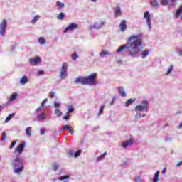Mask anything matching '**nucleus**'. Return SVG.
Returning a JSON list of instances; mask_svg holds the SVG:
<instances>
[{"label": "nucleus", "instance_id": "obj_47", "mask_svg": "<svg viewBox=\"0 0 182 182\" xmlns=\"http://www.w3.org/2000/svg\"><path fill=\"white\" fill-rule=\"evenodd\" d=\"M48 102V98H46L42 102H41V107H43L45 106V103Z\"/></svg>", "mask_w": 182, "mask_h": 182}, {"label": "nucleus", "instance_id": "obj_40", "mask_svg": "<svg viewBox=\"0 0 182 182\" xmlns=\"http://www.w3.org/2000/svg\"><path fill=\"white\" fill-rule=\"evenodd\" d=\"M68 154L70 157H73V156H75V152L73 150H70L68 151Z\"/></svg>", "mask_w": 182, "mask_h": 182}, {"label": "nucleus", "instance_id": "obj_16", "mask_svg": "<svg viewBox=\"0 0 182 182\" xmlns=\"http://www.w3.org/2000/svg\"><path fill=\"white\" fill-rule=\"evenodd\" d=\"M17 97H18V93L16 92L13 93L10 97V98L9 99L8 103H9V102H14V100L17 99Z\"/></svg>", "mask_w": 182, "mask_h": 182}, {"label": "nucleus", "instance_id": "obj_41", "mask_svg": "<svg viewBox=\"0 0 182 182\" xmlns=\"http://www.w3.org/2000/svg\"><path fill=\"white\" fill-rule=\"evenodd\" d=\"M104 109H105V106L104 105L100 107V111H99V112L97 114V116H100L102 114V112H103Z\"/></svg>", "mask_w": 182, "mask_h": 182}, {"label": "nucleus", "instance_id": "obj_1", "mask_svg": "<svg viewBox=\"0 0 182 182\" xmlns=\"http://www.w3.org/2000/svg\"><path fill=\"white\" fill-rule=\"evenodd\" d=\"M139 38H140L139 35L129 37L127 43L120 46L119 49L117 50V53L124 51L126 55L131 58H139V53L143 49V41Z\"/></svg>", "mask_w": 182, "mask_h": 182}, {"label": "nucleus", "instance_id": "obj_45", "mask_svg": "<svg viewBox=\"0 0 182 182\" xmlns=\"http://www.w3.org/2000/svg\"><path fill=\"white\" fill-rule=\"evenodd\" d=\"M171 70H173V65H171L168 68V70L166 72V75H170V73H171Z\"/></svg>", "mask_w": 182, "mask_h": 182}, {"label": "nucleus", "instance_id": "obj_28", "mask_svg": "<svg viewBox=\"0 0 182 182\" xmlns=\"http://www.w3.org/2000/svg\"><path fill=\"white\" fill-rule=\"evenodd\" d=\"M31 129L32 128H31V127L26 129V133L27 136H32V133H31Z\"/></svg>", "mask_w": 182, "mask_h": 182}, {"label": "nucleus", "instance_id": "obj_42", "mask_svg": "<svg viewBox=\"0 0 182 182\" xmlns=\"http://www.w3.org/2000/svg\"><path fill=\"white\" fill-rule=\"evenodd\" d=\"M69 129H70V125H64L62 129H60V131L62 130H69Z\"/></svg>", "mask_w": 182, "mask_h": 182}, {"label": "nucleus", "instance_id": "obj_35", "mask_svg": "<svg viewBox=\"0 0 182 182\" xmlns=\"http://www.w3.org/2000/svg\"><path fill=\"white\" fill-rule=\"evenodd\" d=\"M52 167H53L52 169L53 170V171H56L58 168H59V165H58L57 164H53Z\"/></svg>", "mask_w": 182, "mask_h": 182}, {"label": "nucleus", "instance_id": "obj_17", "mask_svg": "<svg viewBox=\"0 0 182 182\" xmlns=\"http://www.w3.org/2000/svg\"><path fill=\"white\" fill-rule=\"evenodd\" d=\"M160 174V171H157L155 174H154V176L153 178V182H159V175Z\"/></svg>", "mask_w": 182, "mask_h": 182}, {"label": "nucleus", "instance_id": "obj_22", "mask_svg": "<svg viewBox=\"0 0 182 182\" xmlns=\"http://www.w3.org/2000/svg\"><path fill=\"white\" fill-rule=\"evenodd\" d=\"M182 13V4L180 6V7L176 10V12L175 14V18H178L180 16V14Z\"/></svg>", "mask_w": 182, "mask_h": 182}, {"label": "nucleus", "instance_id": "obj_9", "mask_svg": "<svg viewBox=\"0 0 182 182\" xmlns=\"http://www.w3.org/2000/svg\"><path fill=\"white\" fill-rule=\"evenodd\" d=\"M77 28H79L78 24L71 23L65 28L63 33H65V32H68V31H75V29H77Z\"/></svg>", "mask_w": 182, "mask_h": 182}, {"label": "nucleus", "instance_id": "obj_30", "mask_svg": "<svg viewBox=\"0 0 182 182\" xmlns=\"http://www.w3.org/2000/svg\"><path fill=\"white\" fill-rule=\"evenodd\" d=\"M107 154V152H105L104 154H101L100 156L97 158V161H100V160H102V159H105V156Z\"/></svg>", "mask_w": 182, "mask_h": 182}, {"label": "nucleus", "instance_id": "obj_55", "mask_svg": "<svg viewBox=\"0 0 182 182\" xmlns=\"http://www.w3.org/2000/svg\"><path fill=\"white\" fill-rule=\"evenodd\" d=\"M182 164V161H179L177 164H176V167H179L180 166H181Z\"/></svg>", "mask_w": 182, "mask_h": 182}, {"label": "nucleus", "instance_id": "obj_31", "mask_svg": "<svg viewBox=\"0 0 182 182\" xmlns=\"http://www.w3.org/2000/svg\"><path fill=\"white\" fill-rule=\"evenodd\" d=\"M81 154H82V150H78L75 152L74 157H75V159H77V157H79V156H80Z\"/></svg>", "mask_w": 182, "mask_h": 182}, {"label": "nucleus", "instance_id": "obj_19", "mask_svg": "<svg viewBox=\"0 0 182 182\" xmlns=\"http://www.w3.org/2000/svg\"><path fill=\"white\" fill-rule=\"evenodd\" d=\"M134 102H136V99L130 98L125 102V107H129Z\"/></svg>", "mask_w": 182, "mask_h": 182}, {"label": "nucleus", "instance_id": "obj_10", "mask_svg": "<svg viewBox=\"0 0 182 182\" xmlns=\"http://www.w3.org/2000/svg\"><path fill=\"white\" fill-rule=\"evenodd\" d=\"M26 142L19 144V145L16 148L14 153H18V154H22L23 150H25Z\"/></svg>", "mask_w": 182, "mask_h": 182}, {"label": "nucleus", "instance_id": "obj_56", "mask_svg": "<svg viewBox=\"0 0 182 182\" xmlns=\"http://www.w3.org/2000/svg\"><path fill=\"white\" fill-rule=\"evenodd\" d=\"M122 60H118L117 61V63L118 64V65H122Z\"/></svg>", "mask_w": 182, "mask_h": 182}, {"label": "nucleus", "instance_id": "obj_44", "mask_svg": "<svg viewBox=\"0 0 182 182\" xmlns=\"http://www.w3.org/2000/svg\"><path fill=\"white\" fill-rule=\"evenodd\" d=\"M38 19H39V16H36L31 21V23H34L35 22H36V21H38Z\"/></svg>", "mask_w": 182, "mask_h": 182}, {"label": "nucleus", "instance_id": "obj_58", "mask_svg": "<svg viewBox=\"0 0 182 182\" xmlns=\"http://www.w3.org/2000/svg\"><path fill=\"white\" fill-rule=\"evenodd\" d=\"M38 75H43V70H40L38 73Z\"/></svg>", "mask_w": 182, "mask_h": 182}, {"label": "nucleus", "instance_id": "obj_27", "mask_svg": "<svg viewBox=\"0 0 182 182\" xmlns=\"http://www.w3.org/2000/svg\"><path fill=\"white\" fill-rule=\"evenodd\" d=\"M58 21H63L65 19V14L60 13L58 16H57Z\"/></svg>", "mask_w": 182, "mask_h": 182}, {"label": "nucleus", "instance_id": "obj_51", "mask_svg": "<svg viewBox=\"0 0 182 182\" xmlns=\"http://www.w3.org/2000/svg\"><path fill=\"white\" fill-rule=\"evenodd\" d=\"M166 141H171V137L170 136H165Z\"/></svg>", "mask_w": 182, "mask_h": 182}, {"label": "nucleus", "instance_id": "obj_26", "mask_svg": "<svg viewBox=\"0 0 182 182\" xmlns=\"http://www.w3.org/2000/svg\"><path fill=\"white\" fill-rule=\"evenodd\" d=\"M13 117H15V113H12L11 114H9L5 119V123H8V122H9V120H11V119H12Z\"/></svg>", "mask_w": 182, "mask_h": 182}, {"label": "nucleus", "instance_id": "obj_37", "mask_svg": "<svg viewBox=\"0 0 182 182\" xmlns=\"http://www.w3.org/2000/svg\"><path fill=\"white\" fill-rule=\"evenodd\" d=\"M16 143H18V140L14 141L11 144V146L9 147L10 149H14V147H15V146L16 145Z\"/></svg>", "mask_w": 182, "mask_h": 182}, {"label": "nucleus", "instance_id": "obj_33", "mask_svg": "<svg viewBox=\"0 0 182 182\" xmlns=\"http://www.w3.org/2000/svg\"><path fill=\"white\" fill-rule=\"evenodd\" d=\"M38 42H39V43L41 44V45H45V43H46V41L44 40V38H42V37H40L39 38H38Z\"/></svg>", "mask_w": 182, "mask_h": 182}, {"label": "nucleus", "instance_id": "obj_63", "mask_svg": "<svg viewBox=\"0 0 182 182\" xmlns=\"http://www.w3.org/2000/svg\"><path fill=\"white\" fill-rule=\"evenodd\" d=\"M168 126H169L168 124H166L164 127H168Z\"/></svg>", "mask_w": 182, "mask_h": 182}, {"label": "nucleus", "instance_id": "obj_20", "mask_svg": "<svg viewBox=\"0 0 182 182\" xmlns=\"http://www.w3.org/2000/svg\"><path fill=\"white\" fill-rule=\"evenodd\" d=\"M122 15V10L120 9V7H116L115 8V18H117L118 16H120Z\"/></svg>", "mask_w": 182, "mask_h": 182}, {"label": "nucleus", "instance_id": "obj_2", "mask_svg": "<svg viewBox=\"0 0 182 182\" xmlns=\"http://www.w3.org/2000/svg\"><path fill=\"white\" fill-rule=\"evenodd\" d=\"M97 78V74L94 73L90 75L87 77L82 76L77 77L74 80V83H80V85H82V86L86 85H88L89 86H96V85H97V81H96Z\"/></svg>", "mask_w": 182, "mask_h": 182}, {"label": "nucleus", "instance_id": "obj_46", "mask_svg": "<svg viewBox=\"0 0 182 182\" xmlns=\"http://www.w3.org/2000/svg\"><path fill=\"white\" fill-rule=\"evenodd\" d=\"M54 107H55V109H59V108L60 107V103H59V102H55V103L54 104Z\"/></svg>", "mask_w": 182, "mask_h": 182}, {"label": "nucleus", "instance_id": "obj_23", "mask_svg": "<svg viewBox=\"0 0 182 182\" xmlns=\"http://www.w3.org/2000/svg\"><path fill=\"white\" fill-rule=\"evenodd\" d=\"M103 25H105V22L101 21L100 24L98 25L97 23L93 25L92 26V28H94V29H100V28H102L103 26Z\"/></svg>", "mask_w": 182, "mask_h": 182}, {"label": "nucleus", "instance_id": "obj_50", "mask_svg": "<svg viewBox=\"0 0 182 182\" xmlns=\"http://www.w3.org/2000/svg\"><path fill=\"white\" fill-rule=\"evenodd\" d=\"M45 128H41V134L42 135V136H43V134H45V133H46V132H45Z\"/></svg>", "mask_w": 182, "mask_h": 182}, {"label": "nucleus", "instance_id": "obj_6", "mask_svg": "<svg viewBox=\"0 0 182 182\" xmlns=\"http://www.w3.org/2000/svg\"><path fill=\"white\" fill-rule=\"evenodd\" d=\"M6 25H8V22L5 19H4L0 23V35L1 36L5 35V32L6 31Z\"/></svg>", "mask_w": 182, "mask_h": 182}, {"label": "nucleus", "instance_id": "obj_14", "mask_svg": "<svg viewBox=\"0 0 182 182\" xmlns=\"http://www.w3.org/2000/svg\"><path fill=\"white\" fill-rule=\"evenodd\" d=\"M117 89L119 90V94L122 97H126V96H127V95L126 94V91H124V88H123V87H118Z\"/></svg>", "mask_w": 182, "mask_h": 182}, {"label": "nucleus", "instance_id": "obj_38", "mask_svg": "<svg viewBox=\"0 0 182 182\" xmlns=\"http://www.w3.org/2000/svg\"><path fill=\"white\" fill-rule=\"evenodd\" d=\"M79 58V55H77V53H74L72 55V58L73 60H76V59H77Z\"/></svg>", "mask_w": 182, "mask_h": 182}, {"label": "nucleus", "instance_id": "obj_60", "mask_svg": "<svg viewBox=\"0 0 182 182\" xmlns=\"http://www.w3.org/2000/svg\"><path fill=\"white\" fill-rule=\"evenodd\" d=\"M170 1H171V2H173V4H174L175 2L177 1V0H170Z\"/></svg>", "mask_w": 182, "mask_h": 182}, {"label": "nucleus", "instance_id": "obj_5", "mask_svg": "<svg viewBox=\"0 0 182 182\" xmlns=\"http://www.w3.org/2000/svg\"><path fill=\"white\" fill-rule=\"evenodd\" d=\"M66 75H68V63H63L60 72V79H66Z\"/></svg>", "mask_w": 182, "mask_h": 182}, {"label": "nucleus", "instance_id": "obj_48", "mask_svg": "<svg viewBox=\"0 0 182 182\" xmlns=\"http://www.w3.org/2000/svg\"><path fill=\"white\" fill-rule=\"evenodd\" d=\"M135 182H141V178H140V176L135 177Z\"/></svg>", "mask_w": 182, "mask_h": 182}, {"label": "nucleus", "instance_id": "obj_29", "mask_svg": "<svg viewBox=\"0 0 182 182\" xmlns=\"http://www.w3.org/2000/svg\"><path fill=\"white\" fill-rule=\"evenodd\" d=\"M73 112H75V108H73V106H70L68 107V111L66 112L65 114H69V113H73Z\"/></svg>", "mask_w": 182, "mask_h": 182}, {"label": "nucleus", "instance_id": "obj_53", "mask_svg": "<svg viewBox=\"0 0 182 182\" xmlns=\"http://www.w3.org/2000/svg\"><path fill=\"white\" fill-rule=\"evenodd\" d=\"M115 100H116V96H114L112 101L110 102V105H113L114 104Z\"/></svg>", "mask_w": 182, "mask_h": 182}, {"label": "nucleus", "instance_id": "obj_7", "mask_svg": "<svg viewBox=\"0 0 182 182\" xmlns=\"http://www.w3.org/2000/svg\"><path fill=\"white\" fill-rule=\"evenodd\" d=\"M42 62V58L39 56H36V58H31L29 59V63L31 66H35L38 65V63H41Z\"/></svg>", "mask_w": 182, "mask_h": 182}, {"label": "nucleus", "instance_id": "obj_59", "mask_svg": "<svg viewBox=\"0 0 182 182\" xmlns=\"http://www.w3.org/2000/svg\"><path fill=\"white\" fill-rule=\"evenodd\" d=\"M178 53H179V55H181V56H182V50H180L178 51Z\"/></svg>", "mask_w": 182, "mask_h": 182}, {"label": "nucleus", "instance_id": "obj_62", "mask_svg": "<svg viewBox=\"0 0 182 182\" xmlns=\"http://www.w3.org/2000/svg\"><path fill=\"white\" fill-rule=\"evenodd\" d=\"M161 173H166V169H163L162 171H161Z\"/></svg>", "mask_w": 182, "mask_h": 182}, {"label": "nucleus", "instance_id": "obj_32", "mask_svg": "<svg viewBox=\"0 0 182 182\" xmlns=\"http://www.w3.org/2000/svg\"><path fill=\"white\" fill-rule=\"evenodd\" d=\"M55 114H56V116H58V117H60V116H62V112L60 109H55L54 111Z\"/></svg>", "mask_w": 182, "mask_h": 182}, {"label": "nucleus", "instance_id": "obj_43", "mask_svg": "<svg viewBox=\"0 0 182 182\" xmlns=\"http://www.w3.org/2000/svg\"><path fill=\"white\" fill-rule=\"evenodd\" d=\"M134 117L136 119H140L141 117V114H140V112H136Z\"/></svg>", "mask_w": 182, "mask_h": 182}, {"label": "nucleus", "instance_id": "obj_49", "mask_svg": "<svg viewBox=\"0 0 182 182\" xmlns=\"http://www.w3.org/2000/svg\"><path fill=\"white\" fill-rule=\"evenodd\" d=\"M49 96L51 99H53V97H55V92H50Z\"/></svg>", "mask_w": 182, "mask_h": 182}, {"label": "nucleus", "instance_id": "obj_3", "mask_svg": "<svg viewBox=\"0 0 182 182\" xmlns=\"http://www.w3.org/2000/svg\"><path fill=\"white\" fill-rule=\"evenodd\" d=\"M15 174H21L23 171V166H22V159L16 156L11 164Z\"/></svg>", "mask_w": 182, "mask_h": 182}, {"label": "nucleus", "instance_id": "obj_15", "mask_svg": "<svg viewBox=\"0 0 182 182\" xmlns=\"http://www.w3.org/2000/svg\"><path fill=\"white\" fill-rule=\"evenodd\" d=\"M150 4L153 8H155L157 9L160 5L156 1V0H150Z\"/></svg>", "mask_w": 182, "mask_h": 182}, {"label": "nucleus", "instance_id": "obj_21", "mask_svg": "<svg viewBox=\"0 0 182 182\" xmlns=\"http://www.w3.org/2000/svg\"><path fill=\"white\" fill-rule=\"evenodd\" d=\"M150 55V50H145L144 52L141 53V58L142 59H144L145 58H147Z\"/></svg>", "mask_w": 182, "mask_h": 182}, {"label": "nucleus", "instance_id": "obj_61", "mask_svg": "<svg viewBox=\"0 0 182 182\" xmlns=\"http://www.w3.org/2000/svg\"><path fill=\"white\" fill-rule=\"evenodd\" d=\"M146 114H142L141 117H146Z\"/></svg>", "mask_w": 182, "mask_h": 182}, {"label": "nucleus", "instance_id": "obj_54", "mask_svg": "<svg viewBox=\"0 0 182 182\" xmlns=\"http://www.w3.org/2000/svg\"><path fill=\"white\" fill-rule=\"evenodd\" d=\"M68 132L71 133V134H73V129H72V127H70V129H68Z\"/></svg>", "mask_w": 182, "mask_h": 182}, {"label": "nucleus", "instance_id": "obj_24", "mask_svg": "<svg viewBox=\"0 0 182 182\" xmlns=\"http://www.w3.org/2000/svg\"><path fill=\"white\" fill-rule=\"evenodd\" d=\"M56 6H59L58 7V10L60 11V9H63V8H65V3L60 2V1H58L56 3Z\"/></svg>", "mask_w": 182, "mask_h": 182}, {"label": "nucleus", "instance_id": "obj_18", "mask_svg": "<svg viewBox=\"0 0 182 182\" xmlns=\"http://www.w3.org/2000/svg\"><path fill=\"white\" fill-rule=\"evenodd\" d=\"M21 85H26L28 83V77L26 75L23 76L20 80Z\"/></svg>", "mask_w": 182, "mask_h": 182}, {"label": "nucleus", "instance_id": "obj_12", "mask_svg": "<svg viewBox=\"0 0 182 182\" xmlns=\"http://www.w3.org/2000/svg\"><path fill=\"white\" fill-rule=\"evenodd\" d=\"M119 28L121 32H124L126 31V28H127V25H126V20H122Z\"/></svg>", "mask_w": 182, "mask_h": 182}, {"label": "nucleus", "instance_id": "obj_4", "mask_svg": "<svg viewBox=\"0 0 182 182\" xmlns=\"http://www.w3.org/2000/svg\"><path fill=\"white\" fill-rule=\"evenodd\" d=\"M149 112V101L144 100L141 102V105H139L135 107V112Z\"/></svg>", "mask_w": 182, "mask_h": 182}, {"label": "nucleus", "instance_id": "obj_64", "mask_svg": "<svg viewBox=\"0 0 182 182\" xmlns=\"http://www.w3.org/2000/svg\"><path fill=\"white\" fill-rule=\"evenodd\" d=\"M180 35H181V36H182V31L180 32Z\"/></svg>", "mask_w": 182, "mask_h": 182}, {"label": "nucleus", "instance_id": "obj_57", "mask_svg": "<svg viewBox=\"0 0 182 182\" xmlns=\"http://www.w3.org/2000/svg\"><path fill=\"white\" fill-rule=\"evenodd\" d=\"M41 107H38L37 108L36 110H35V113H38V112H39V110H41Z\"/></svg>", "mask_w": 182, "mask_h": 182}, {"label": "nucleus", "instance_id": "obj_13", "mask_svg": "<svg viewBox=\"0 0 182 182\" xmlns=\"http://www.w3.org/2000/svg\"><path fill=\"white\" fill-rule=\"evenodd\" d=\"M45 119H46V114L45 112H43L37 116L38 122H43Z\"/></svg>", "mask_w": 182, "mask_h": 182}, {"label": "nucleus", "instance_id": "obj_36", "mask_svg": "<svg viewBox=\"0 0 182 182\" xmlns=\"http://www.w3.org/2000/svg\"><path fill=\"white\" fill-rule=\"evenodd\" d=\"M161 5H163L164 6L168 5V0H161Z\"/></svg>", "mask_w": 182, "mask_h": 182}, {"label": "nucleus", "instance_id": "obj_52", "mask_svg": "<svg viewBox=\"0 0 182 182\" xmlns=\"http://www.w3.org/2000/svg\"><path fill=\"white\" fill-rule=\"evenodd\" d=\"M63 120H66V121L69 120V115L66 114V116H64L63 117Z\"/></svg>", "mask_w": 182, "mask_h": 182}, {"label": "nucleus", "instance_id": "obj_39", "mask_svg": "<svg viewBox=\"0 0 182 182\" xmlns=\"http://www.w3.org/2000/svg\"><path fill=\"white\" fill-rule=\"evenodd\" d=\"M5 139H6V132H3L1 141H5Z\"/></svg>", "mask_w": 182, "mask_h": 182}, {"label": "nucleus", "instance_id": "obj_34", "mask_svg": "<svg viewBox=\"0 0 182 182\" xmlns=\"http://www.w3.org/2000/svg\"><path fill=\"white\" fill-rule=\"evenodd\" d=\"M70 176L69 175H65L64 176H61L60 178H58L60 181H63V180H68V178H70Z\"/></svg>", "mask_w": 182, "mask_h": 182}, {"label": "nucleus", "instance_id": "obj_11", "mask_svg": "<svg viewBox=\"0 0 182 182\" xmlns=\"http://www.w3.org/2000/svg\"><path fill=\"white\" fill-rule=\"evenodd\" d=\"M133 143H134L133 139H129V141L122 142V146L124 149H126V148L129 147V146H133Z\"/></svg>", "mask_w": 182, "mask_h": 182}, {"label": "nucleus", "instance_id": "obj_8", "mask_svg": "<svg viewBox=\"0 0 182 182\" xmlns=\"http://www.w3.org/2000/svg\"><path fill=\"white\" fill-rule=\"evenodd\" d=\"M144 18L146 19L149 31H150V29H151V18H150V13H149V11H146L144 14Z\"/></svg>", "mask_w": 182, "mask_h": 182}, {"label": "nucleus", "instance_id": "obj_25", "mask_svg": "<svg viewBox=\"0 0 182 182\" xmlns=\"http://www.w3.org/2000/svg\"><path fill=\"white\" fill-rule=\"evenodd\" d=\"M107 55H112V53L102 50V51L100 53V56L101 58H103V57H105V56H107Z\"/></svg>", "mask_w": 182, "mask_h": 182}]
</instances>
